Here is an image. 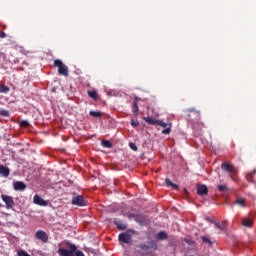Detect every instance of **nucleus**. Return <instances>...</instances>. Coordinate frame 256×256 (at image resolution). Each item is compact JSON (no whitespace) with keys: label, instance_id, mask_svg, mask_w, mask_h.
<instances>
[{"label":"nucleus","instance_id":"1","mask_svg":"<svg viewBox=\"0 0 256 256\" xmlns=\"http://www.w3.org/2000/svg\"><path fill=\"white\" fill-rule=\"evenodd\" d=\"M57 253L60 256H85L81 250H77L75 244H71L69 241L59 244Z\"/></svg>","mask_w":256,"mask_h":256},{"label":"nucleus","instance_id":"2","mask_svg":"<svg viewBox=\"0 0 256 256\" xmlns=\"http://www.w3.org/2000/svg\"><path fill=\"white\" fill-rule=\"evenodd\" d=\"M225 171L229 179H231L232 181H237V168H235L233 164L225 162Z\"/></svg>","mask_w":256,"mask_h":256},{"label":"nucleus","instance_id":"3","mask_svg":"<svg viewBox=\"0 0 256 256\" xmlns=\"http://www.w3.org/2000/svg\"><path fill=\"white\" fill-rule=\"evenodd\" d=\"M54 67L58 68L59 75H63L64 77H69V67L63 63V61L57 59L54 61Z\"/></svg>","mask_w":256,"mask_h":256},{"label":"nucleus","instance_id":"4","mask_svg":"<svg viewBox=\"0 0 256 256\" xmlns=\"http://www.w3.org/2000/svg\"><path fill=\"white\" fill-rule=\"evenodd\" d=\"M157 250V244L154 242H146L141 245V251L144 255H151V253H155Z\"/></svg>","mask_w":256,"mask_h":256},{"label":"nucleus","instance_id":"5","mask_svg":"<svg viewBox=\"0 0 256 256\" xmlns=\"http://www.w3.org/2000/svg\"><path fill=\"white\" fill-rule=\"evenodd\" d=\"M1 199L5 202L6 209H13V207H15V200H13V197L7 194H2Z\"/></svg>","mask_w":256,"mask_h":256},{"label":"nucleus","instance_id":"6","mask_svg":"<svg viewBox=\"0 0 256 256\" xmlns=\"http://www.w3.org/2000/svg\"><path fill=\"white\" fill-rule=\"evenodd\" d=\"M35 237L36 239H38V241H41L42 243H47L49 241V235H47V232L43 230L36 231Z\"/></svg>","mask_w":256,"mask_h":256},{"label":"nucleus","instance_id":"7","mask_svg":"<svg viewBox=\"0 0 256 256\" xmlns=\"http://www.w3.org/2000/svg\"><path fill=\"white\" fill-rule=\"evenodd\" d=\"M72 205H77L78 207H85V205H87V201H85V197L79 195L72 198Z\"/></svg>","mask_w":256,"mask_h":256},{"label":"nucleus","instance_id":"8","mask_svg":"<svg viewBox=\"0 0 256 256\" xmlns=\"http://www.w3.org/2000/svg\"><path fill=\"white\" fill-rule=\"evenodd\" d=\"M132 235H133V231H126L124 233H121L118 239L119 241H121V243H129V241H131Z\"/></svg>","mask_w":256,"mask_h":256},{"label":"nucleus","instance_id":"9","mask_svg":"<svg viewBox=\"0 0 256 256\" xmlns=\"http://www.w3.org/2000/svg\"><path fill=\"white\" fill-rule=\"evenodd\" d=\"M159 127H163L164 129L162 130L163 135H169L171 133V123L167 124L163 122V120H158Z\"/></svg>","mask_w":256,"mask_h":256},{"label":"nucleus","instance_id":"10","mask_svg":"<svg viewBox=\"0 0 256 256\" xmlns=\"http://www.w3.org/2000/svg\"><path fill=\"white\" fill-rule=\"evenodd\" d=\"M33 203L39 205L40 207H47V201H45L41 196L35 195L33 198Z\"/></svg>","mask_w":256,"mask_h":256},{"label":"nucleus","instance_id":"11","mask_svg":"<svg viewBox=\"0 0 256 256\" xmlns=\"http://www.w3.org/2000/svg\"><path fill=\"white\" fill-rule=\"evenodd\" d=\"M114 224L116 225L117 229H119V231H125V229H127V223L123 222L119 218L114 219Z\"/></svg>","mask_w":256,"mask_h":256},{"label":"nucleus","instance_id":"12","mask_svg":"<svg viewBox=\"0 0 256 256\" xmlns=\"http://www.w3.org/2000/svg\"><path fill=\"white\" fill-rule=\"evenodd\" d=\"M13 188L14 191H25V189H27V185L25 184V182L16 181L13 184Z\"/></svg>","mask_w":256,"mask_h":256},{"label":"nucleus","instance_id":"13","mask_svg":"<svg viewBox=\"0 0 256 256\" xmlns=\"http://www.w3.org/2000/svg\"><path fill=\"white\" fill-rule=\"evenodd\" d=\"M11 170L7 166L0 165V176L9 177Z\"/></svg>","mask_w":256,"mask_h":256},{"label":"nucleus","instance_id":"14","mask_svg":"<svg viewBox=\"0 0 256 256\" xmlns=\"http://www.w3.org/2000/svg\"><path fill=\"white\" fill-rule=\"evenodd\" d=\"M197 193L198 195H207V193H209V189L205 185H198Z\"/></svg>","mask_w":256,"mask_h":256},{"label":"nucleus","instance_id":"15","mask_svg":"<svg viewBox=\"0 0 256 256\" xmlns=\"http://www.w3.org/2000/svg\"><path fill=\"white\" fill-rule=\"evenodd\" d=\"M144 121H146V123H148V125H158L159 120L156 119L155 117H144Z\"/></svg>","mask_w":256,"mask_h":256},{"label":"nucleus","instance_id":"16","mask_svg":"<svg viewBox=\"0 0 256 256\" xmlns=\"http://www.w3.org/2000/svg\"><path fill=\"white\" fill-rule=\"evenodd\" d=\"M168 235H167V232L165 231H160L158 232L156 235H155V238L158 240V241H164V239H167Z\"/></svg>","mask_w":256,"mask_h":256},{"label":"nucleus","instance_id":"17","mask_svg":"<svg viewBox=\"0 0 256 256\" xmlns=\"http://www.w3.org/2000/svg\"><path fill=\"white\" fill-rule=\"evenodd\" d=\"M242 225L244 227H253V220L249 219V218H245L243 221H242Z\"/></svg>","mask_w":256,"mask_h":256},{"label":"nucleus","instance_id":"18","mask_svg":"<svg viewBox=\"0 0 256 256\" xmlns=\"http://www.w3.org/2000/svg\"><path fill=\"white\" fill-rule=\"evenodd\" d=\"M165 183L168 187H172L173 189H179L177 184H174L169 178H166Z\"/></svg>","mask_w":256,"mask_h":256},{"label":"nucleus","instance_id":"19","mask_svg":"<svg viewBox=\"0 0 256 256\" xmlns=\"http://www.w3.org/2000/svg\"><path fill=\"white\" fill-rule=\"evenodd\" d=\"M133 113L135 115H137V113H139V106L137 105V101L133 102V109H132Z\"/></svg>","mask_w":256,"mask_h":256},{"label":"nucleus","instance_id":"20","mask_svg":"<svg viewBox=\"0 0 256 256\" xmlns=\"http://www.w3.org/2000/svg\"><path fill=\"white\" fill-rule=\"evenodd\" d=\"M89 115L91 117H101L102 114H101V111H90Z\"/></svg>","mask_w":256,"mask_h":256},{"label":"nucleus","instance_id":"21","mask_svg":"<svg viewBox=\"0 0 256 256\" xmlns=\"http://www.w3.org/2000/svg\"><path fill=\"white\" fill-rule=\"evenodd\" d=\"M102 145H103L106 149H111V147H112L111 142L108 141V140L102 141Z\"/></svg>","mask_w":256,"mask_h":256},{"label":"nucleus","instance_id":"22","mask_svg":"<svg viewBox=\"0 0 256 256\" xmlns=\"http://www.w3.org/2000/svg\"><path fill=\"white\" fill-rule=\"evenodd\" d=\"M237 205H240V207H245V198H239L236 200Z\"/></svg>","mask_w":256,"mask_h":256},{"label":"nucleus","instance_id":"23","mask_svg":"<svg viewBox=\"0 0 256 256\" xmlns=\"http://www.w3.org/2000/svg\"><path fill=\"white\" fill-rule=\"evenodd\" d=\"M0 93H9V87L0 85Z\"/></svg>","mask_w":256,"mask_h":256},{"label":"nucleus","instance_id":"24","mask_svg":"<svg viewBox=\"0 0 256 256\" xmlns=\"http://www.w3.org/2000/svg\"><path fill=\"white\" fill-rule=\"evenodd\" d=\"M17 256H30V255L25 250H18L17 251Z\"/></svg>","mask_w":256,"mask_h":256},{"label":"nucleus","instance_id":"25","mask_svg":"<svg viewBox=\"0 0 256 256\" xmlns=\"http://www.w3.org/2000/svg\"><path fill=\"white\" fill-rule=\"evenodd\" d=\"M255 174H256V170H254L253 172H250V173L246 174V179H247L248 181H251V179H253V175H255Z\"/></svg>","mask_w":256,"mask_h":256},{"label":"nucleus","instance_id":"26","mask_svg":"<svg viewBox=\"0 0 256 256\" xmlns=\"http://www.w3.org/2000/svg\"><path fill=\"white\" fill-rule=\"evenodd\" d=\"M88 95L91 99H97V92L95 91H89Z\"/></svg>","mask_w":256,"mask_h":256},{"label":"nucleus","instance_id":"27","mask_svg":"<svg viewBox=\"0 0 256 256\" xmlns=\"http://www.w3.org/2000/svg\"><path fill=\"white\" fill-rule=\"evenodd\" d=\"M0 115L2 117H9L10 113L8 110H0Z\"/></svg>","mask_w":256,"mask_h":256},{"label":"nucleus","instance_id":"28","mask_svg":"<svg viewBox=\"0 0 256 256\" xmlns=\"http://www.w3.org/2000/svg\"><path fill=\"white\" fill-rule=\"evenodd\" d=\"M202 241H203V243H208V245H211V240H209V238H207L205 236L202 237Z\"/></svg>","mask_w":256,"mask_h":256},{"label":"nucleus","instance_id":"29","mask_svg":"<svg viewBox=\"0 0 256 256\" xmlns=\"http://www.w3.org/2000/svg\"><path fill=\"white\" fill-rule=\"evenodd\" d=\"M129 147L132 149V151H137V145H135V143H130Z\"/></svg>","mask_w":256,"mask_h":256},{"label":"nucleus","instance_id":"30","mask_svg":"<svg viewBox=\"0 0 256 256\" xmlns=\"http://www.w3.org/2000/svg\"><path fill=\"white\" fill-rule=\"evenodd\" d=\"M131 125L132 127H139V121L132 120Z\"/></svg>","mask_w":256,"mask_h":256},{"label":"nucleus","instance_id":"31","mask_svg":"<svg viewBox=\"0 0 256 256\" xmlns=\"http://www.w3.org/2000/svg\"><path fill=\"white\" fill-rule=\"evenodd\" d=\"M20 125H21L22 127H29V122L23 120Z\"/></svg>","mask_w":256,"mask_h":256},{"label":"nucleus","instance_id":"32","mask_svg":"<svg viewBox=\"0 0 256 256\" xmlns=\"http://www.w3.org/2000/svg\"><path fill=\"white\" fill-rule=\"evenodd\" d=\"M217 187L220 191H225V184H219Z\"/></svg>","mask_w":256,"mask_h":256},{"label":"nucleus","instance_id":"33","mask_svg":"<svg viewBox=\"0 0 256 256\" xmlns=\"http://www.w3.org/2000/svg\"><path fill=\"white\" fill-rule=\"evenodd\" d=\"M7 37V34L3 31H0V38L5 39Z\"/></svg>","mask_w":256,"mask_h":256},{"label":"nucleus","instance_id":"34","mask_svg":"<svg viewBox=\"0 0 256 256\" xmlns=\"http://www.w3.org/2000/svg\"><path fill=\"white\" fill-rule=\"evenodd\" d=\"M196 116H198V119L201 117V113L200 112H194Z\"/></svg>","mask_w":256,"mask_h":256},{"label":"nucleus","instance_id":"35","mask_svg":"<svg viewBox=\"0 0 256 256\" xmlns=\"http://www.w3.org/2000/svg\"><path fill=\"white\" fill-rule=\"evenodd\" d=\"M188 111H189V113H194L195 109H189Z\"/></svg>","mask_w":256,"mask_h":256},{"label":"nucleus","instance_id":"36","mask_svg":"<svg viewBox=\"0 0 256 256\" xmlns=\"http://www.w3.org/2000/svg\"><path fill=\"white\" fill-rule=\"evenodd\" d=\"M221 167L222 169H225V162H222Z\"/></svg>","mask_w":256,"mask_h":256},{"label":"nucleus","instance_id":"37","mask_svg":"<svg viewBox=\"0 0 256 256\" xmlns=\"http://www.w3.org/2000/svg\"><path fill=\"white\" fill-rule=\"evenodd\" d=\"M215 225H216L219 229H221V224L215 223Z\"/></svg>","mask_w":256,"mask_h":256},{"label":"nucleus","instance_id":"38","mask_svg":"<svg viewBox=\"0 0 256 256\" xmlns=\"http://www.w3.org/2000/svg\"><path fill=\"white\" fill-rule=\"evenodd\" d=\"M225 191H227V188H225Z\"/></svg>","mask_w":256,"mask_h":256},{"label":"nucleus","instance_id":"39","mask_svg":"<svg viewBox=\"0 0 256 256\" xmlns=\"http://www.w3.org/2000/svg\"><path fill=\"white\" fill-rule=\"evenodd\" d=\"M0 207H1V204H0Z\"/></svg>","mask_w":256,"mask_h":256}]
</instances>
